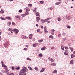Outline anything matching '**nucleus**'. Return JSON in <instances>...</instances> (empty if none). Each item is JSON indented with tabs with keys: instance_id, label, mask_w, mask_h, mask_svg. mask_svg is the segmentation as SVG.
<instances>
[{
	"instance_id": "nucleus-1",
	"label": "nucleus",
	"mask_w": 75,
	"mask_h": 75,
	"mask_svg": "<svg viewBox=\"0 0 75 75\" xmlns=\"http://www.w3.org/2000/svg\"><path fill=\"white\" fill-rule=\"evenodd\" d=\"M23 69L21 70V73H22V74H24V73H25L26 72V70H25V67H23Z\"/></svg>"
},
{
	"instance_id": "nucleus-2",
	"label": "nucleus",
	"mask_w": 75,
	"mask_h": 75,
	"mask_svg": "<svg viewBox=\"0 0 75 75\" xmlns=\"http://www.w3.org/2000/svg\"><path fill=\"white\" fill-rule=\"evenodd\" d=\"M66 18L69 20L71 19V15H67L66 16Z\"/></svg>"
},
{
	"instance_id": "nucleus-3",
	"label": "nucleus",
	"mask_w": 75,
	"mask_h": 75,
	"mask_svg": "<svg viewBox=\"0 0 75 75\" xmlns=\"http://www.w3.org/2000/svg\"><path fill=\"white\" fill-rule=\"evenodd\" d=\"M13 31H14L16 33H18V30L15 28L13 30Z\"/></svg>"
},
{
	"instance_id": "nucleus-4",
	"label": "nucleus",
	"mask_w": 75,
	"mask_h": 75,
	"mask_svg": "<svg viewBox=\"0 0 75 75\" xmlns=\"http://www.w3.org/2000/svg\"><path fill=\"white\" fill-rule=\"evenodd\" d=\"M36 20L37 22L38 23V22H39V21L40 20V18L38 17H37L36 18Z\"/></svg>"
},
{
	"instance_id": "nucleus-5",
	"label": "nucleus",
	"mask_w": 75,
	"mask_h": 75,
	"mask_svg": "<svg viewBox=\"0 0 75 75\" xmlns=\"http://www.w3.org/2000/svg\"><path fill=\"white\" fill-rule=\"evenodd\" d=\"M35 14L36 16H37L38 17H40V13H39L38 12L36 13Z\"/></svg>"
},
{
	"instance_id": "nucleus-6",
	"label": "nucleus",
	"mask_w": 75,
	"mask_h": 75,
	"mask_svg": "<svg viewBox=\"0 0 75 75\" xmlns=\"http://www.w3.org/2000/svg\"><path fill=\"white\" fill-rule=\"evenodd\" d=\"M44 30L45 31V33H48V31L47 30V28L46 26H45L44 28Z\"/></svg>"
},
{
	"instance_id": "nucleus-7",
	"label": "nucleus",
	"mask_w": 75,
	"mask_h": 75,
	"mask_svg": "<svg viewBox=\"0 0 75 75\" xmlns=\"http://www.w3.org/2000/svg\"><path fill=\"white\" fill-rule=\"evenodd\" d=\"M8 30L10 31H11V33H12V34H13V30L11 28H9L8 29Z\"/></svg>"
},
{
	"instance_id": "nucleus-8",
	"label": "nucleus",
	"mask_w": 75,
	"mask_h": 75,
	"mask_svg": "<svg viewBox=\"0 0 75 75\" xmlns=\"http://www.w3.org/2000/svg\"><path fill=\"white\" fill-rule=\"evenodd\" d=\"M48 58L50 61H51L52 62H53L54 61V60H53V59H52V58Z\"/></svg>"
},
{
	"instance_id": "nucleus-9",
	"label": "nucleus",
	"mask_w": 75,
	"mask_h": 75,
	"mask_svg": "<svg viewBox=\"0 0 75 75\" xmlns=\"http://www.w3.org/2000/svg\"><path fill=\"white\" fill-rule=\"evenodd\" d=\"M38 45V43H35L33 44V47H36V46Z\"/></svg>"
},
{
	"instance_id": "nucleus-10",
	"label": "nucleus",
	"mask_w": 75,
	"mask_h": 75,
	"mask_svg": "<svg viewBox=\"0 0 75 75\" xmlns=\"http://www.w3.org/2000/svg\"><path fill=\"white\" fill-rule=\"evenodd\" d=\"M61 3H62L61 1L56 2L55 3V5H56L57 6L58 5H59V4H61Z\"/></svg>"
},
{
	"instance_id": "nucleus-11",
	"label": "nucleus",
	"mask_w": 75,
	"mask_h": 75,
	"mask_svg": "<svg viewBox=\"0 0 75 75\" xmlns=\"http://www.w3.org/2000/svg\"><path fill=\"white\" fill-rule=\"evenodd\" d=\"M50 65L53 66H55L56 65V63H53L52 64H50Z\"/></svg>"
},
{
	"instance_id": "nucleus-12",
	"label": "nucleus",
	"mask_w": 75,
	"mask_h": 75,
	"mask_svg": "<svg viewBox=\"0 0 75 75\" xmlns=\"http://www.w3.org/2000/svg\"><path fill=\"white\" fill-rule=\"evenodd\" d=\"M45 71V68H43L40 71V72H43Z\"/></svg>"
},
{
	"instance_id": "nucleus-13",
	"label": "nucleus",
	"mask_w": 75,
	"mask_h": 75,
	"mask_svg": "<svg viewBox=\"0 0 75 75\" xmlns=\"http://www.w3.org/2000/svg\"><path fill=\"white\" fill-rule=\"evenodd\" d=\"M6 18L7 20H11V18L9 17H6Z\"/></svg>"
},
{
	"instance_id": "nucleus-14",
	"label": "nucleus",
	"mask_w": 75,
	"mask_h": 75,
	"mask_svg": "<svg viewBox=\"0 0 75 75\" xmlns=\"http://www.w3.org/2000/svg\"><path fill=\"white\" fill-rule=\"evenodd\" d=\"M4 13V11L3 10V9H1L0 11V13H1L2 14H3Z\"/></svg>"
},
{
	"instance_id": "nucleus-15",
	"label": "nucleus",
	"mask_w": 75,
	"mask_h": 75,
	"mask_svg": "<svg viewBox=\"0 0 75 75\" xmlns=\"http://www.w3.org/2000/svg\"><path fill=\"white\" fill-rule=\"evenodd\" d=\"M37 9V8H35L33 10V12H34V13L37 12V10H36Z\"/></svg>"
},
{
	"instance_id": "nucleus-16",
	"label": "nucleus",
	"mask_w": 75,
	"mask_h": 75,
	"mask_svg": "<svg viewBox=\"0 0 75 75\" xmlns=\"http://www.w3.org/2000/svg\"><path fill=\"white\" fill-rule=\"evenodd\" d=\"M25 15H28V14H29V13H28V11H26L25 12Z\"/></svg>"
},
{
	"instance_id": "nucleus-17",
	"label": "nucleus",
	"mask_w": 75,
	"mask_h": 75,
	"mask_svg": "<svg viewBox=\"0 0 75 75\" xmlns=\"http://www.w3.org/2000/svg\"><path fill=\"white\" fill-rule=\"evenodd\" d=\"M71 58H73L75 57V55L74 54H72L71 55Z\"/></svg>"
},
{
	"instance_id": "nucleus-18",
	"label": "nucleus",
	"mask_w": 75,
	"mask_h": 75,
	"mask_svg": "<svg viewBox=\"0 0 75 75\" xmlns=\"http://www.w3.org/2000/svg\"><path fill=\"white\" fill-rule=\"evenodd\" d=\"M45 48H46V47H43L42 48L41 50L42 51H43L44 50H45Z\"/></svg>"
},
{
	"instance_id": "nucleus-19",
	"label": "nucleus",
	"mask_w": 75,
	"mask_h": 75,
	"mask_svg": "<svg viewBox=\"0 0 75 75\" xmlns=\"http://www.w3.org/2000/svg\"><path fill=\"white\" fill-rule=\"evenodd\" d=\"M49 38H52V39H54V36H52V35H50L49 37Z\"/></svg>"
},
{
	"instance_id": "nucleus-20",
	"label": "nucleus",
	"mask_w": 75,
	"mask_h": 75,
	"mask_svg": "<svg viewBox=\"0 0 75 75\" xmlns=\"http://www.w3.org/2000/svg\"><path fill=\"white\" fill-rule=\"evenodd\" d=\"M70 64H74V60H71L70 62Z\"/></svg>"
},
{
	"instance_id": "nucleus-21",
	"label": "nucleus",
	"mask_w": 75,
	"mask_h": 75,
	"mask_svg": "<svg viewBox=\"0 0 75 75\" xmlns=\"http://www.w3.org/2000/svg\"><path fill=\"white\" fill-rule=\"evenodd\" d=\"M20 16H15V18H20Z\"/></svg>"
},
{
	"instance_id": "nucleus-22",
	"label": "nucleus",
	"mask_w": 75,
	"mask_h": 75,
	"mask_svg": "<svg viewBox=\"0 0 75 75\" xmlns=\"http://www.w3.org/2000/svg\"><path fill=\"white\" fill-rule=\"evenodd\" d=\"M25 10L26 11H28V8L26 7L25 8Z\"/></svg>"
},
{
	"instance_id": "nucleus-23",
	"label": "nucleus",
	"mask_w": 75,
	"mask_h": 75,
	"mask_svg": "<svg viewBox=\"0 0 75 75\" xmlns=\"http://www.w3.org/2000/svg\"><path fill=\"white\" fill-rule=\"evenodd\" d=\"M28 68H29V69L30 70H31V71H32L33 70V68H32L31 67H28Z\"/></svg>"
},
{
	"instance_id": "nucleus-24",
	"label": "nucleus",
	"mask_w": 75,
	"mask_h": 75,
	"mask_svg": "<svg viewBox=\"0 0 75 75\" xmlns=\"http://www.w3.org/2000/svg\"><path fill=\"white\" fill-rule=\"evenodd\" d=\"M0 18L1 20H6V19L2 17H1Z\"/></svg>"
},
{
	"instance_id": "nucleus-25",
	"label": "nucleus",
	"mask_w": 75,
	"mask_h": 75,
	"mask_svg": "<svg viewBox=\"0 0 75 75\" xmlns=\"http://www.w3.org/2000/svg\"><path fill=\"white\" fill-rule=\"evenodd\" d=\"M69 48H70V50H71V52H72V51H73V50H74V49L73 48L71 47H70Z\"/></svg>"
},
{
	"instance_id": "nucleus-26",
	"label": "nucleus",
	"mask_w": 75,
	"mask_h": 75,
	"mask_svg": "<svg viewBox=\"0 0 75 75\" xmlns=\"http://www.w3.org/2000/svg\"><path fill=\"white\" fill-rule=\"evenodd\" d=\"M11 22H9L7 23V24L8 26L10 25H11Z\"/></svg>"
},
{
	"instance_id": "nucleus-27",
	"label": "nucleus",
	"mask_w": 75,
	"mask_h": 75,
	"mask_svg": "<svg viewBox=\"0 0 75 75\" xmlns=\"http://www.w3.org/2000/svg\"><path fill=\"white\" fill-rule=\"evenodd\" d=\"M38 41L40 43L41 42H42V41H43V40L42 39L39 40H38Z\"/></svg>"
},
{
	"instance_id": "nucleus-28",
	"label": "nucleus",
	"mask_w": 75,
	"mask_h": 75,
	"mask_svg": "<svg viewBox=\"0 0 75 75\" xmlns=\"http://www.w3.org/2000/svg\"><path fill=\"white\" fill-rule=\"evenodd\" d=\"M61 48L62 50H64V46L62 45L61 46Z\"/></svg>"
},
{
	"instance_id": "nucleus-29",
	"label": "nucleus",
	"mask_w": 75,
	"mask_h": 75,
	"mask_svg": "<svg viewBox=\"0 0 75 75\" xmlns=\"http://www.w3.org/2000/svg\"><path fill=\"white\" fill-rule=\"evenodd\" d=\"M57 70H55L53 71V73L54 74H55V73H57Z\"/></svg>"
},
{
	"instance_id": "nucleus-30",
	"label": "nucleus",
	"mask_w": 75,
	"mask_h": 75,
	"mask_svg": "<svg viewBox=\"0 0 75 75\" xmlns=\"http://www.w3.org/2000/svg\"><path fill=\"white\" fill-rule=\"evenodd\" d=\"M25 68L26 71L27 72H28V69H27V67H25Z\"/></svg>"
},
{
	"instance_id": "nucleus-31",
	"label": "nucleus",
	"mask_w": 75,
	"mask_h": 75,
	"mask_svg": "<svg viewBox=\"0 0 75 75\" xmlns=\"http://www.w3.org/2000/svg\"><path fill=\"white\" fill-rule=\"evenodd\" d=\"M27 60H28L29 61H31V59H30V58H27Z\"/></svg>"
},
{
	"instance_id": "nucleus-32",
	"label": "nucleus",
	"mask_w": 75,
	"mask_h": 75,
	"mask_svg": "<svg viewBox=\"0 0 75 75\" xmlns=\"http://www.w3.org/2000/svg\"><path fill=\"white\" fill-rule=\"evenodd\" d=\"M12 25H16V23H14V22H12Z\"/></svg>"
},
{
	"instance_id": "nucleus-33",
	"label": "nucleus",
	"mask_w": 75,
	"mask_h": 75,
	"mask_svg": "<svg viewBox=\"0 0 75 75\" xmlns=\"http://www.w3.org/2000/svg\"><path fill=\"white\" fill-rule=\"evenodd\" d=\"M25 14H22L21 15V16H22V17H25Z\"/></svg>"
},
{
	"instance_id": "nucleus-34",
	"label": "nucleus",
	"mask_w": 75,
	"mask_h": 75,
	"mask_svg": "<svg viewBox=\"0 0 75 75\" xmlns=\"http://www.w3.org/2000/svg\"><path fill=\"white\" fill-rule=\"evenodd\" d=\"M40 4H43V3H44V1H40Z\"/></svg>"
},
{
	"instance_id": "nucleus-35",
	"label": "nucleus",
	"mask_w": 75,
	"mask_h": 75,
	"mask_svg": "<svg viewBox=\"0 0 75 75\" xmlns=\"http://www.w3.org/2000/svg\"><path fill=\"white\" fill-rule=\"evenodd\" d=\"M27 37L26 36H24L23 37L24 39H25V40L27 39Z\"/></svg>"
},
{
	"instance_id": "nucleus-36",
	"label": "nucleus",
	"mask_w": 75,
	"mask_h": 75,
	"mask_svg": "<svg viewBox=\"0 0 75 75\" xmlns=\"http://www.w3.org/2000/svg\"><path fill=\"white\" fill-rule=\"evenodd\" d=\"M39 57H42V54H39Z\"/></svg>"
},
{
	"instance_id": "nucleus-37",
	"label": "nucleus",
	"mask_w": 75,
	"mask_h": 75,
	"mask_svg": "<svg viewBox=\"0 0 75 75\" xmlns=\"http://www.w3.org/2000/svg\"><path fill=\"white\" fill-rule=\"evenodd\" d=\"M4 46L5 47H7V46H8V43H7L6 44H5Z\"/></svg>"
},
{
	"instance_id": "nucleus-38",
	"label": "nucleus",
	"mask_w": 75,
	"mask_h": 75,
	"mask_svg": "<svg viewBox=\"0 0 75 75\" xmlns=\"http://www.w3.org/2000/svg\"><path fill=\"white\" fill-rule=\"evenodd\" d=\"M58 21H61V18H58Z\"/></svg>"
},
{
	"instance_id": "nucleus-39",
	"label": "nucleus",
	"mask_w": 75,
	"mask_h": 75,
	"mask_svg": "<svg viewBox=\"0 0 75 75\" xmlns=\"http://www.w3.org/2000/svg\"><path fill=\"white\" fill-rule=\"evenodd\" d=\"M35 70H36V71H37L38 69V68L37 67H35Z\"/></svg>"
},
{
	"instance_id": "nucleus-40",
	"label": "nucleus",
	"mask_w": 75,
	"mask_h": 75,
	"mask_svg": "<svg viewBox=\"0 0 75 75\" xmlns=\"http://www.w3.org/2000/svg\"><path fill=\"white\" fill-rule=\"evenodd\" d=\"M16 69H17V70H18L20 69V67H18L17 68H16Z\"/></svg>"
},
{
	"instance_id": "nucleus-41",
	"label": "nucleus",
	"mask_w": 75,
	"mask_h": 75,
	"mask_svg": "<svg viewBox=\"0 0 75 75\" xmlns=\"http://www.w3.org/2000/svg\"><path fill=\"white\" fill-rule=\"evenodd\" d=\"M65 48L66 50H68V47H65Z\"/></svg>"
},
{
	"instance_id": "nucleus-42",
	"label": "nucleus",
	"mask_w": 75,
	"mask_h": 75,
	"mask_svg": "<svg viewBox=\"0 0 75 75\" xmlns=\"http://www.w3.org/2000/svg\"><path fill=\"white\" fill-rule=\"evenodd\" d=\"M22 11V10L21 9H20L19 10V12L20 13H21Z\"/></svg>"
},
{
	"instance_id": "nucleus-43",
	"label": "nucleus",
	"mask_w": 75,
	"mask_h": 75,
	"mask_svg": "<svg viewBox=\"0 0 75 75\" xmlns=\"http://www.w3.org/2000/svg\"><path fill=\"white\" fill-rule=\"evenodd\" d=\"M2 66L3 67H6V65L5 64H2Z\"/></svg>"
},
{
	"instance_id": "nucleus-44",
	"label": "nucleus",
	"mask_w": 75,
	"mask_h": 75,
	"mask_svg": "<svg viewBox=\"0 0 75 75\" xmlns=\"http://www.w3.org/2000/svg\"><path fill=\"white\" fill-rule=\"evenodd\" d=\"M67 28H69V29L71 28V26H70L69 25L67 26Z\"/></svg>"
},
{
	"instance_id": "nucleus-45",
	"label": "nucleus",
	"mask_w": 75,
	"mask_h": 75,
	"mask_svg": "<svg viewBox=\"0 0 75 75\" xmlns=\"http://www.w3.org/2000/svg\"><path fill=\"white\" fill-rule=\"evenodd\" d=\"M9 75H14V73H10L9 74Z\"/></svg>"
},
{
	"instance_id": "nucleus-46",
	"label": "nucleus",
	"mask_w": 75,
	"mask_h": 75,
	"mask_svg": "<svg viewBox=\"0 0 75 75\" xmlns=\"http://www.w3.org/2000/svg\"><path fill=\"white\" fill-rule=\"evenodd\" d=\"M29 38L30 39H31V38H32V36H29Z\"/></svg>"
},
{
	"instance_id": "nucleus-47",
	"label": "nucleus",
	"mask_w": 75,
	"mask_h": 75,
	"mask_svg": "<svg viewBox=\"0 0 75 75\" xmlns=\"http://www.w3.org/2000/svg\"><path fill=\"white\" fill-rule=\"evenodd\" d=\"M47 21L46 19L44 20V22H45V23L47 22Z\"/></svg>"
},
{
	"instance_id": "nucleus-48",
	"label": "nucleus",
	"mask_w": 75,
	"mask_h": 75,
	"mask_svg": "<svg viewBox=\"0 0 75 75\" xmlns=\"http://www.w3.org/2000/svg\"><path fill=\"white\" fill-rule=\"evenodd\" d=\"M62 34V35H65V33L64 32H63Z\"/></svg>"
},
{
	"instance_id": "nucleus-49",
	"label": "nucleus",
	"mask_w": 75,
	"mask_h": 75,
	"mask_svg": "<svg viewBox=\"0 0 75 75\" xmlns=\"http://www.w3.org/2000/svg\"><path fill=\"white\" fill-rule=\"evenodd\" d=\"M50 10H52V8L50 7Z\"/></svg>"
},
{
	"instance_id": "nucleus-50",
	"label": "nucleus",
	"mask_w": 75,
	"mask_h": 75,
	"mask_svg": "<svg viewBox=\"0 0 75 75\" xmlns=\"http://www.w3.org/2000/svg\"><path fill=\"white\" fill-rule=\"evenodd\" d=\"M24 50H25V51H27V48H25L24 49Z\"/></svg>"
},
{
	"instance_id": "nucleus-51",
	"label": "nucleus",
	"mask_w": 75,
	"mask_h": 75,
	"mask_svg": "<svg viewBox=\"0 0 75 75\" xmlns=\"http://www.w3.org/2000/svg\"><path fill=\"white\" fill-rule=\"evenodd\" d=\"M9 70L8 69H6L5 70V71H6V72H7L8 71H9Z\"/></svg>"
},
{
	"instance_id": "nucleus-52",
	"label": "nucleus",
	"mask_w": 75,
	"mask_h": 75,
	"mask_svg": "<svg viewBox=\"0 0 75 75\" xmlns=\"http://www.w3.org/2000/svg\"><path fill=\"white\" fill-rule=\"evenodd\" d=\"M58 37H61V34H58Z\"/></svg>"
},
{
	"instance_id": "nucleus-53",
	"label": "nucleus",
	"mask_w": 75,
	"mask_h": 75,
	"mask_svg": "<svg viewBox=\"0 0 75 75\" xmlns=\"http://www.w3.org/2000/svg\"><path fill=\"white\" fill-rule=\"evenodd\" d=\"M63 41H64L65 40V38H64L62 39Z\"/></svg>"
},
{
	"instance_id": "nucleus-54",
	"label": "nucleus",
	"mask_w": 75,
	"mask_h": 75,
	"mask_svg": "<svg viewBox=\"0 0 75 75\" xmlns=\"http://www.w3.org/2000/svg\"><path fill=\"white\" fill-rule=\"evenodd\" d=\"M29 36H30L31 37H32V36H33V34H30L29 35Z\"/></svg>"
},
{
	"instance_id": "nucleus-55",
	"label": "nucleus",
	"mask_w": 75,
	"mask_h": 75,
	"mask_svg": "<svg viewBox=\"0 0 75 75\" xmlns=\"http://www.w3.org/2000/svg\"><path fill=\"white\" fill-rule=\"evenodd\" d=\"M47 20H50L51 19V18H47Z\"/></svg>"
},
{
	"instance_id": "nucleus-56",
	"label": "nucleus",
	"mask_w": 75,
	"mask_h": 75,
	"mask_svg": "<svg viewBox=\"0 0 75 75\" xmlns=\"http://www.w3.org/2000/svg\"><path fill=\"white\" fill-rule=\"evenodd\" d=\"M52 32H54V31H55V30H54V29H53L52 30Z\"/></svg>"
},
{
	"instance_id": "nucleus-57",
	"label": "nucleus",
	"mask_w": 75,
	"mask_h": 75,
	"mask_svg": "<svg viewBox=\"0 0 75 75\" xmlns=\"http://www.w3.org/2000/svg\"><path fill=\"white\" fill-rule=\"evenodd\" d=\"M2 38H1H1H0V41H1V40H2Z\"/></svg>"
},
{
	"instance_id": "nucleus-58",
	"label": "nucleus",
	"mask_w": 75,
	"mask_h": 75,
	"mask_svg": "<svg viewBox=\"0 0 75 75\" xmlns=\"http://www.w3.org/2000/svg\"><path fill=\"white\" fill-rule=\"evenodd\" d=\"M1 63H2V64H4V62H1Z\"/></svg>"
},
{
	"instance_id": "nucleus-59",
	"label": "nucleus",
	"mask_w": 75,
	"mask_h": 75,
	"mask_svg": "<svg viewBox=\"0 0 75 75\" xmlns=\"http://www.w3.org/2000/svg\"><path fill=\"white\" fill-rule=\"evenodd\" d=\"M51 50H53V49H54V47H52L51 48Z\"/></svg>"
},
{
	"instance_id": "nucleus-60",
	"label": "nucleus",
	"mask_w": 75,
	"mask_h": 75,
	"mask_svg": "<svg viewBox=\"0 0 75 75\" xmlns=\"http://www.w3.org/2000/svg\"><path fill=\"white\" fill-rule=\"evenodd\" d=\"M33 41H35V38H33Z\"/></svg>"
},
{
	"instance_id": "nucleus-61",
	"label": "nucleus",
	"mask_w": 75,
	"mask_h": 75,
	"mask_svg": "<svg viewBox=\"0 0 75 75\" xmlns=\"http://www.w3.org/2000/svg\"><path fill=\"white\" fill-rule=\"evenodd\" d=\"M39 30H40V29H38L37 30V32H39Z\"/></svg>"
},
{
	"instance_id": "nucleus-62",
	"label": "nucleus",
	"mask_w": 75,
	"mask_h": 75,
	"mask_svg": "<svg viewBox=\"0 0 75 75\" xmlns=\"http://www.w3.org/2000/svg\"><path fill=\"white\" fill-rule=\"evenodd\" d=\"M0 75H3V74H2V73L1 72L0 73Z\"/></svg>"
},
{
	"instance_id": "nucleus-63",
	"label": "nucleus",
	"mask_w": 75,
	"mask_h": 75,
	"mask_svg": "<svg viewBox=\"0 0 75 75\" xmlns=\"http://www.w3.org/2000/svg\"><path fill=\"white\" fill-rule=\"evenodd\" d=\"M19 75H23V74H21V73H20L19 74Z\"/></svg>"
},
{
	"instance_id": "nucleus-64",
	"label": "nucleus",
	"mask_w": 75,
	"mask_h": 75,
	"mask_svg": "<svg viewBox=\"0 0 75 75\" xmlns=\"http://www.w3.org/2000/svg\"><path fill=\"white\" fill-rule=\"evenodd\" d=\"M27 75V74L25 73L24 74H23V75Z\"/></svg>"
}]
</instances>
